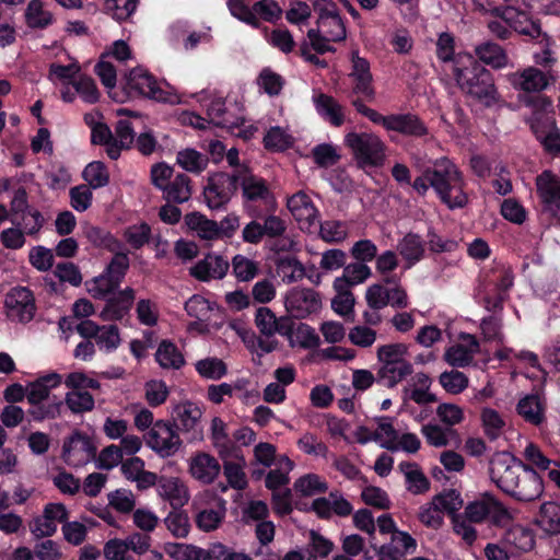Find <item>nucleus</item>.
<instances>
[{"label":"nucleus","instance_id":"obj_1","mask_svg":"<svg viewBox=\"0 0 560 560\" xmlns=\"http://www.w3.org/2000/svg\"><path fill=\"white\" fill-rule=\"evenodd\" d=\"M454 75L460 91L472 100L492 106L499 100L491 72L472 55H458L455 60Z\"/></svg>","mask_w":560,"mask_h":560},{"label":"nucleus","instance_id":"obj_2","mask_svg":"<svg viewBox=\"0 0 560 560\" xmlns=\"http://www.w3.org/2000/svg\"><path fill=\"white\" fill-rule=\"evenodd\" d=\"M313 10L317 16L316 28L308 30V44L318 54L332 51L330 43L341 42L347 37L339 9L332 0H315Z\"/></svg>","mask_w":560,"mask_h":560},{"label":"nucleus","instance_id":"obj_3","mask_svg":"<svg viewBox=\"0 0 560 560\" xmlns=\"http://www.w3.org/2000/svg\"><path fill=\"white\" fill-rule=\"evenodd\" d=\"M428 178L439 199L448 209L464 208L468 202L466 182L459 168L447 158L436 160L428 168Z\"/></svg>","mask_w":560,"mask_h":560},{"label":"nucleus","instance_id":"obj_4","mask_svg":"<svg viewBox=\"0 0 560 560\" xmlns=\"http://www.w3.org/2000/svg\"><path fill=\"white\" fill-rule=\"evenodd\" d=\"M408 346L402 342L380 346L376 358L380 368L377 382L387 388H394L413 373V365L407 359Z\"/></svg>","mask_w":560,"mask_h":560},{"label":"nucleus","instance_id":"obj_5","mask_svg":"<svg viewBox=\"0 0 560 560\" xmlns=\"http://www.w3.org/2000/svg\"><path fill=\"white\" fill-rule=\"evenodd\" d=\"M346 145L361 168L378 167L386 158V144L372 132H349L345 137Z\"/></svg>","mask_w":560,"mask_h":560},{"label":"nucleus","instance_id":"obj_6","mask_svg":"<svg viewBox=\"0 0 560 560\" xmlns=\"http://www.w3.org/2000/svg\"><path fill=\"white\" fill-rule=\"evenodd\" d=\"M464 516L472 523H482L491 520L495 525H508L514 515L499 500L491 494H483L467 504Z\"/></svg>","mask_w":560,"mask_h":560},{"label":"nucleus","instance_id":"obj_7","mask_svg":"<svg viewBox=\"0 0 560 560\" xmlns=\"http://www.w3.org/2000/svg\"><path fill=\"white\" fill-rule=\"evenodd\" d=\"M524 464L508 452L494 453L489 462V475L493 483L503 492L514 489L515 479L523 469Z\"/></svg>","mask_w":560,"mask_h":560},{"label":"nucleus","instance_id":"obj_8","mask_svg":"<svg viewBox=\"0 0 560 560\" xmlns=\"http://www.w3.org/2000/svg\"><path fill=\"white\" fill-rule=\"evenodd\" d=\"M148 446L159 456L165 458L175 455L182 447V440L176 428L167 421H156L147 434Z\"/></svg>","mask_w":560,"mask_h":560},{"label":"nucleus","instance_id":"obj_9","mask_svg":"<svg viewBox=\"0 0 560 560\" xmlns=\"http://www.w3.org/2000/svg\"><path fill=\"white\" fill-rule=\"evenodd\" d=\"M322 305L319 293L310 288H292L284 296L285 311L293 318L303 319L316 314L320 311Z\"/></svg>","mask_w":560,"mask_h":560},{"label":"nucleus","instance_id":"obj_10","mask_svg":"<svg viewBox=\"0 0 560 560\" xmlns=\"http://www.w3.org/2000/svg\"><path fill=\"white\" fill-rule=\"evenodd\" d=\"M558 75L552 69L540 70L529 66L506 74L508 82L518 91L536 93L544 91L550 83L556 82Z\"/></svg>","mask_w":560,"mask_h":560},{"label":"nucleus","instance_id":"obj_11","mask_svg":"<svg viewBox=\"0 0 560 560\" xmlns=\"http://www.w3.org/2000/svg\"><path fill=\"white\" fill-rule=\"evenodd\" d=\"M237 185L242 186L246 208L250 210V203L261 202L266 206L273 203V196L265 179L252 174L246 166L236 170Z\"/></svg>","mask_w":560,"mask_h":560},{"label":"nucleus","instance_id":"obj_12","mask_svg":"<svg viewBox=\"0 0 560 560\" xmlns=\"http://www.w3.org/2000/svg\"><path fill=\"white\" fill-rule=\"evenodd\" d=\"M126 90L131 95H140L159 102L167 100V93L160 86L155 78L143 68H135L127 74Z\"/></svg>","mask_w":560,"mask_h":560},{"label":"nucleus","instance_id":"obj_13","mask_svg":"<svg viewBox=\"0 0 560 560\" xmlns=\"http://www.w3.org/2000/svg\"><path fill=\"white\" fill-rule=\"evenodd\" d=\"M5 307L11 320L23 324L31 322L36 312L33 293L24 287L14 288L7 294Z\"/></svg>","mask_w":560,"mask_h":560},{"label":"nucleus","instance_id":"obj_14","mask_svg":"<svg viewBox=\"0 0 560 560\" xmlns=\"http://www.w3.org/2000/svg\"><path fill=\"white\" fill-rule=\"evenodd\" d=\"M95 457L91 439L79 431L73 432L63 443L62 458L72 467H82Z\"/></svg>","mask_w":560,"mask_h":560},{"label":"nucleus","instance_id":"obj_15","mask_svg":"<svg viewBox=\"0 0 560 560\" xmlns=\"http://www.w3.org/2000/svg\"><path fill=\"white\" fill-rule=\"evenodd\" d=\"M349 78L352 81V92L362 96L369 102L374 101L375 90L373 88V75L370 62L353 51L351 55V71Z\"/></svg>","mask_w":560,"mask_h":560},{"label":"nucleus","instance_id":"obj_16","mask_svg":"<svg viewBox=\"0 0 560 560\" xmlns=\"http://www.w3.org/2000/svg\"><path fill=\"white\" fill-rule=\"evenodd\" d=\"M237 188V177L235 173L230 175L225 173H218L213 175L209 185L205 190V197L208 205L212 209H218L225 205Z\"/></svg>","mask_w":560,"mask_h":560},{"label":"nucleus","instance_id":"obj_17","mask_svg":"<svg viewBox=\"0 0 560 560\" xmlns=\"http://www.w3.org/2000/svg\"><path fill=\"white\" fill-rule=\"evenodd\" d=\"M542 491L544 485L540 476L532 467L524 465L515 479L514 489H510L508 494L520 501H533L538 499Z\"/></svg>","mask_w":560,"mask_h":560},{"label":"nucleus","instance_id":"obj_18","mask_svg":"<svg viewBox=\"0 0 560 560\" xmlns=\"http://www.w3.org/2000/svg\"><path fill=\"white\" fill-rule=\"evenodd\" d=\"M156 493L162 500L167 501L173 509H180L190 500L186 482L174 476H160Z\"/></svg>","mask_w":560,"mask_h":560},{"label":"nucleus","instance_id":"obj_19","mask_svg":"<svg viewBox=\"0 0 560 560\" xmlns=\"http://www.w3.org/2000/svg\"><path fill=\"white\" fill-rule=\"evenodd\" d=\"M201 409L192 402L186 401L175 406L173 419L176 428L183 432L190 433L191 440H199L202 436L200 429Z\"/></svg>","mask_w":560,"mask_h":560},{"label":"nucleus","instance_id":"obj_20","mask_svg":"<svg viewBox=\"0 0 560 560\" xmlns=\"http://www.w3.org/2000/svg\"><path fill=\"white\" fill-rule=\"evenodd\" d=\"M229 268L230 264L225 258L217 254H208L189 269V273L197 280L207 282L223 279Z\"/></svg>","mask_w":560,"mask_h":560},{"label":"nucleus","instance_id":"obj_21","mask_svg":"<svg viewBox=\"0 0 560 560\" xmlns=\"http://www.w3.org/2000/svg\"><path fill=\"white\" fill-rule=\"evenodd\" d=\"M479 351V342L475 336L464 334L460 336V342L446 349L444 360L452 366L465 368L469 365L474 357Z\"/></svg>","mask_w":560,"mask_h":560},{"label":"nucleus","instance_id":"obj_22","mask_svg":"<svg viewBox=\"0 0 560 560\" xmlns=\"http://www.w3.org/2000/svg\"><path fill=\"white\" fill-rule=\"evenodd\" d=\"M189 474L203 485L212 483L220 475L219 460L209 453L198 452L189 459Z\"/></svg>","mask_w":560,"mask_h":560},{"label":"nucleus","instance_id":"obj_23","mask_svg":"<svg viewBox=\"0 0 560 560\" xmlns=\"http://www.w3.org/2000/svg\"><path fill=\"white\" fill-rule=\"evenodd\" d=\"M287 206L302 230H310L318 219L316 207L304 191H298L291 196Z\"/></svg>","mask_w":560,"mask_h":560},{"label":"nucleus","instance_id":"obj_24","mask_svg":"<svg viewBox=\"0 0 560 560\" xmlns=\"http://www.w3.org/2000/svg\"><path fill=\"white\" fill-rule=\"evenodd\" d=\"M223 463V474L230 487L236 490H243L247 486L245 474L246 460L242 448L220 456Z\"/></svg>","mask_w":560,"mask_h":560},{"label":"nucleus","instance_id":"obj_25","mask_svg":"<svg viewBox=\"0 0 560 560\" xmlns=\"http://www.w3.org/2000/svg\"><path fill=\"white\" fill-rule=\"evenodd\" d=\"M417 548V541L407 532H394L390 541L378 550L380 560H404Z\"/></svg>","mask_w":560,"mask_h":560},{"label":"nucleus","instance_id":"obj_26","mask_svg":"<svg viewBox=\"0 0 560 560\" xmlns=\"http://www.w3.org/2000/svg\"><path fill=\"white\" fill-rule=\"evenodd\" d=\"M226 515V501L220 497H212L208 506L200 509L195 516L197 527L202 532L215 530Z\"/></svg>","mask_w":560,"mask_h":560},{"label":"nucleus","instance_id":"obj_27","mask_svg":"<svg viewBox=\"0 0 560 560\" xmlns=\"http://www.w3.org/2000/svg\"><path fill=\"white\" fill-rule=\"evenodd\" d=\"M538 196L545 208L551 212L560 210V180L551 172L545 171L536 178Z\"/></svg>","mask_w":560,"mask_h":560},{"label":"nucleus","instance_id":"obj_28","mask_svg":"<svg viewBox=\"0 0 560 560\" xmlns=\"http://www.w3.org/2000/svg\"><path fill=\"white\" fill-rule=\"evenodd\" d=\"M546 401L537 394L521 398L516 405L517 415L527 423L540 427L546 422Z\"/></svg>","mask_w":560,"mask_h":560},{"label":"nucleus","instance_id":"obj_29","mask_svg":"<svg viewBox=\"0 0 560 560\" xmlns=\"http://www.w3.org/2000/svg\"><path fill=\"white\" fill-rule=\"evenodd\" d=\"M431 378L423 372L416 373L402 389V399L412 400L418 405L436 401V396L430 392Z\"/></svg>","mask_w":560,"mask_h":560},{"label":"nucleus","instance_id":"obj_30","mask_svg":"<svg viewBox=\"0 0 560 560\" xmlns=\"http://www.w3.org/2000/svg\"><path fill=\"white\" fill-rule=\"evenodd\" d=\"M254 323L261 336L271 338L276 334L282 336L288 331L289 316L277 317L269 307L259 306L256 310Z\"/></svg>","mask_w":560,"mask_h":560},{"label":"nucleus","instance_id":"obj_31","mask_svg":"<svg viewBox=\"0 0 560 560\" xmlns=\"http://www.w3.org/2000/svg\"><path fill=\"white\" fill-rule=\"evenodd\" d=\"M287 329L288 331L282 334V337H285L292 347L311 349L318 347L320 343V339L313 327L304 323L295 325L290 316Z\"/></svg>","mask_w":560,"mask_h":560},{"label":"nucleus","instance_id":"obj_32","mask_svg":"<svg viewBox=\"0 0 560 560\" xmlns=\"http://www.w3.org/2000/svg\"><path fill=\"white\" fill-rule=\"evenodd\" d=\"M62 383V376L51 372L27 384V401L35 405L50 398V392Z\"/></svg>","mask_w":560,"mask_h":560},{"label":"nucleus","instance_id":"obj_33","mask_svg":"<svg viewBox=\"0 0 560 560\" xmlns=\"http://www.w3.org/2000/svg\"><path fill=\"white\" fill-rule=\"evenodd\" d=\"M397 250L405 261L406 269H409L424 257V242L420 235L410 232L398 241Z\"/></svg>","mask_w":560,"mask_h":560},{"label":"nucleus","instance_id":"obj_34","mask_svg":"<svg viewBox=\"0 0 560 560\" xmlns=\"http://www.w3.org/2000/svg\"><path fill=\"white\" fill-rule=\"evenodd\" d=\"M210 439L219 457L240 450L231 439L228 424L219 417L211 420Z\"/></svg>","mask_w":560,"mask_h":560},{"label":"nucleus","instance_id":"obj_35","mask_svg":"<svg viewBox=\"0 0 560 560\" xmlns=\"http://www.w3.org/2000/svg\"><path fill=\"white\" fill-rule=\"evenodd\" d=\"M475 56L481 61L494 69L505 68L509 65V57L505 50L492 42H483L475 46Z\"/></svg>","mask_w":560,"mask_h":560},{"label":"nucleus","instance_id":"obj_36","mask_svg":"<svg viewBox=\"0 0 560 560\" xmlns=\"http://www.w3.org/2000/svg\"><path fill=\"white\" fill-rule=\"evenodd\" d=\"M313 102L317 113L331 125L339 127L345 122L343 107L331 96L318 93Z\"/></svg>","mask_w":560,"mask_h":560},{"label":"nucleus","instance_id":"obj_37","mask_svg":"<svg viewBox=\"0 0 560 560\" xmlns=\"http://www.w3.org/2000/svg\"><path fill=\"white\" fill-rule=\"evenodd\" d=\"M155 360L163 370H179L186 363L182 351L170 340L160 342L155 352Z\"/></svg>","mask_w":560,"mask_h":560},{"label":"nucleus","instance_id":"obj_38","mask_svg":"<svg viewBox=\"0 0 560 560\" xmlns=\"http://www.w3.org/2000/svg\"><path fill=\"white\" fill-rule=\"evenodd\" d=\"M162 194L167 202L184 203L192 195L191 180L186 174L178 173Z\"/></svg>","mask_w":560,"mask_h":560},{"label":"nucleus","instance_id":"obj_39","mask_svg":"<svg viewBox=\"0 0 560 560\" xmlns=\"http://www.w3.org/2000/svg\"><path fill=\"white\" fill-rule=\"evenodd\" d=\"M388 130L412 137H422L428 133L424 124L412 114L392 115Z\"/></svg>","mask_w":560,"mask_h":560},{"label":"nucleus","instance_id":"obj_40","mask_svg":"<svg viewBox=\"0 0 560 560\" xmlns=\"http://www.w3.org/2000/svg\"><path fill=\"white\" fill-rule=\"evenodd\" d=\"M185 223L189 230L202 240H215L220 236L221 230L217 222L207 219L198 212H191L185 215Z\"/></svg>","mask_w":560,"mask_h":560},{"label":"nucleus","instance_id":"obj_41","mask_svg":"<svg viewBox=\"0 0 560 560\" xmlns=\"http://www.w3.org/2000/svg\"><path fill=\"white\" fill-rule=\"evenodd\" d=\"M407 482V490L413 494H421L429 490L430 481L416 463L402 462L398 465Z\"/></svg>","mask_w":560,"mask_h":560},{"label":"nucleus","instance_id":"obj_42","mask_svg":"<svg viewBox=\"0 0 560 560\" xmlns=\"http://www.w3.org/2000/svg\"><path fill=\"white\" fill-rule=\"evenodd\" d=\"M209 124L217 127L228 128L230 130L240 126V119L232 115L225 107L222 98H215L210 102L207 108Z\"/></svg>","mask_w":560,"mask_h":560},{"label":"nucleus","instance_id":"obj_43","mask_svg":"<svg viewBox=\"0 0 560 560\" xmlns=\"http://www.w3.org/2000/svg\"><path fill=\"white\" fill-rule=\"evenodd\" d=\"M63 410V400L57 396H52L42 402L31 405L28 416L34 421L54 420L61 416Z\"/></svg>","mask_w":560,"mask_h":560},{"label":"nucleus","instance_id":"obj_44","mask_svg":"<svg viewBox=\"0 0 560 560\" xmlns=\"http://www.w3.org/2000/svg\"><path fill=\"white\" fill-rule=\"evenodd\" d=\"M232 275L238 282H249L260 272L259 261L245 255L237 254L231 261Z\"/></svg>","mask_w":560,"mask_h":560},{"label":"nucleus","instance_id":"obj_45","mask_svg":"<svg viewBox=\"0 0 560 560\" xmlns=\"http://www.w3.org/2000/svg\"><path fill=\"white\" fill-rule=\"evenodd\" d=\"M538 526L548 534L560 533V504L557 502H545L541 504L537 516Z\"/></svg>","mask_w":560,"mask_h":560},{"label":"nucleus","instance_id":"obj_46","mask_svg":"<svg viewBox=\"0 0 560 560\" xmlns=\"http://www.w3.org/2000/svg\"><path fill=\"white\" fill-rule=\"evenodd\" d=\"M376 423L377 428L373 432L374 441L378 442L383 448L397 451L398 432L395 430L392 419L389 417H380L376 419Z\"/></svg>","mask_w":560,"mask_h":560},{"label":"nucleus","instance_id":"obj_47","mask_svg":"<svg viewBox=\"0 0 560 560\" xmlns=\"http://www.w3.org/2000/svg\"><path fill=\"white\" fill-rule=\"evenodd\" d=\"M176 162L183 170L200 174L207 168L209 160L197 150L187 148L177 152Z\"/></svg>","mask_w":560,"mask_h":560},{"label":"nucleus","instance_id":"obj_48","mask_svg":"<svg viewBox=\"0 0 560 560\" xmlns=\"http://www.w3.org/2000/svg\"><path fill=\"white\" fill-rule=\"evenodd\" d=\"M480 419L483 432L488 439L494 441L502 435L506 422L500 412L492 408L486 407L481 410Z\"/></svg>","mask_w":560,"mask_h":560},{"label":"nucleus","instance_id":"obj_49","mask_svg":"<svg viewBox=\"0 0 560 560\" xmlns=\"http://www.w3.org/2000/svg\"><path fill=\"white\" fill-rule=\"evenodd\" d=\"M240 337L245 343L246 348L258 355L270 353L278 348V341L266 337L265 339L258 337L253 330L242 329L238 331Z\"/></svg>","mask_w":560,"mask_h":560},{"label":"nucleus","instance_id":"obj_50","mask_svg":"<svg viewBox=\"0 0 560 560\" xmlns=\"http://www.w3.org/2000/svg\"><path fill=\"white\" fill-rule=\"evenodd\" d=\"M504 541L518 551H528L535 545L532 530L521 525H514L509 528L504 534Z\"/></svg>","mask_w":560,"mask_h":560},{"label":"nucleus","instance_id":"obj_51","mask_svg":"<svg viewBox=\"0 0 560 560\" xmlns=\"http://www.w3.org/2000/svg\"><path fill=\"white\" fill-rule=\"evenodd\" d=\"M293 468V463L285 456L280 457L278 467L268 472L266 477V487L273 492L285 486L289 482V472Z\"/></svg>","mask_w":560,"mask_h":560},{"label":"nucleus","instance_id":"obj_52","mask_svg":"<svg viewBox=\"0 0 560 560\" xmlns=\"http://www.w3.org/2000/svg\"><path fill=\"white\" fill-rule=\"evenodd\" d=\"M372 275L371 268L362 262H353L345 265L341 277H337L334 281H343L345 287L349 288L363 283Z\"/></svg>","mask_w":560,"mask_h":560},{"label":"nucleus","instance_id":"obj_53","mask_svg":"<svg viewBox=\"0 0 560 560\" xmlns=\"http://www.w3.org/2000/svg\"><path fill=\"white\" fill-rule=\"evenodd\" d=\"M195 369L200 376L209 380H220L228 373L226 364L217 357L198 360Z\"/></svg>","mask_w":560,"mask_h":560},{"label":"nucleus","instance_id":"obj_54","mask_svg":"<svg viewBox=\"0 0 560 560\" xmlns=\"http://www.w3.org/2000/svg\"><path fill=\"white\" fill-rule=\"evenodd\" d=\"M63 404L73 413H84L94 409L95 401L88 390H70L66 394Z\"/></svg>","mask_w":560,"mask_h":560},{"label":"nucleus","instance_id":"obj_55","mask_svg":"<svg viewBox=\"0 0 560 560\" xmlns=\"http://www.w3.org/2000/svg\"><path fill=\"white\" fill-rule=\"evenodd\" d=\"M343 283L345 282L341 280L334 281V289L337 295L331 301L332 310L341 316L351 313L354 306V296L350 289L346 288Z\"/></svg>","mask_w":560,"mask_h":560},{"label":"nucleus","instance_id":"obj_56","mask_svg":"<svg viewBox=\"0 0 560 560\" xmlns=\"http://www.w3.org/2000/svg\"><path fill=\"white\" fill-rule=\"evenodd\" d=\"M94 144H104L106 152L112 160L119 158V148L117 140H114L110 129L104 124H96L92 127L91 135Z\"/></svg>","mask_w":560,"mask_h":560},{"label":"nucleus","instance_id":"obj_57","mask_svg":"<svg viewBox=\"0 0 560 560\" xmlns=\"http://www.w3.org/2000/svg\"><path fill=\"white\" fill-rule=\"evenodd\" d=\"M164 524L171 534L177 538H185L189 533L190 524L188 515L179 511V509L171 511L164 518Z\"/></svg>","mask_w":560,"mask_h":560},{"label":"nucleus","instance_id":"obj_58","mask_svg":"<svg viewBox=\"0 0 560 560\" xmlns=\"http://www.w3.org/2000/svg\"><path fill=\"white\" fill-rule=\"evenodd\" d=\"M26 22L30 27L44 28L52 21L50 12L44 10L43 4L38 0H32L26 9Z\"/></svg>","mask_w":560,"mask_h":560},{"label":"nucleus","instance_id":"obj_59","mask_svg":"<svg viewBox=\"0 0 560 560\" xmlns=\"http://www.w3.org/2000/svg\"><path fill=\"white\" fill-rule=\"evenodd\" d=\"M214 305V303L210 302L202 295L195 294L185 303V310L189 316L205 322L210 318V314L213 311Z\"/></svg>","mask_w":560,"mask_h":560},{"label":"nucleus","instance_id":"obj_60","mask_svg":"<svg viewBox=\"0 0 560 560\" xmlns=\"http://www.w3.org/2000/svg\"><path fill=\"white\" fill-rule=\"evenodd\" d=\"M108 504L117 512L127 514L135 510L136 497L128 489H117L107 494Z\"/></svg>","mask_w":560,"mask_h":560},{"label":"nucleus","instance_id":"obj_61","mask_svg":"<svg viewBox=\"0 0 560 560\" xmlns=\"http://www.w3.org/2000/svg\"><path fill=\"white\" fill-rule=\"evenodd\" d=\"M277 287L272 279L264 278L254 283L250 290L252 299L261 305L268 304L275 300Z\"/></svg>","mask_w":560,"mask_h":560},{"label":"nucleus","instance_id":"obj_62","mask_svg":"<svg viewBox=\"0 0 560 560\" xmlns=\"http://www.w3.org/2000/svg\"><path fill=\"white\" fill-rule=\"evenodd\" d=\"M12 222L21 225L24 234L36 236L44 226L45 219L37 209H34L15 218Z\"/></svg>","mask_w":560,"mask_h":560},{"label":"nucleus","instance_id":"obj_63","mask_svg":"<svg viewBox=\"0 0 560 560\" xmlns=\"http://www.w3.org/2000/svg\"><path fill=\"white\" fill-rule=\"evenodd\" d=\"M119 284L120 282L105 271L89 283L88 290L93 298L104 299L109 293L114 292Z\"/></svg>","mask_w":560,"mask_h":560},{"label":"nucleus","instance_id":"obj_64","mask_svg":"<svg viewBox=\"0 0 560 560\" xmlns=\"http://www.w3.org/2000/svg\"><path fill=\"white\" fill-rule=\"evenodd\" d=\"M83 178L92 188H101L108 184L109 174L102 162L95 161L85 166Z\"/></svg>","mask_w":560,"mask_h":560}]
</instances>
